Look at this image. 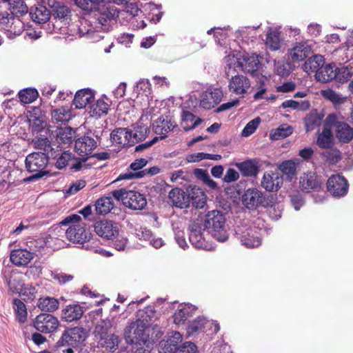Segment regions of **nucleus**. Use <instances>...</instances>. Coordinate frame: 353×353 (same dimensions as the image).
<instances>
[{
    "label": "nucleus",
    "instance_id": "obj_58",
    "mask_svg": "<svg viewBox=\"0 0 353 353\" xmlns=\"http://www.w3.org/2000/svg\"><path fill=\"white\" fill-rule=\"evenodd\" d=\"M70 160H71V154L65 152L57 159L56 167L59 169H62L68 165Z\"/></svg>",
    "mask_w": 353,
    "mask_h": 353
},
{
    "label": "nucleus",
    "instance_id": "obj_49",
    "mask_svg": "<svg viewBox=\"0 0 353 353\" xmlns=\"http://www.w3.org/2000/svg\"><path fill=\"white\" fill-rule=\"evenodd\" d=\"M101 341V345L111 351H114L117 348L119 342V337L114 334L104 336L103 339Z\"/></svg>",
    "mask_w": 353,
    "mask_h": 353
},
{
    "label": "nucleus",
    "instance_id": "obj_6",
    "mask_svg": "<svg viewBox=\"0 0 353 353\" xmlns=\"http://www.w3.org/2000/svg\"><path fill=\"white\" fill-rule=\"evenodd\" d=\"M117 201H121L124 205L132 210H142L147 204L145 196L140 192L121 189L111 192Z\"/></svg>",
    "mask_w": 353,
    "mask_h": 353
},
{
    "label": "nucleus",
    "instance_id": "obj_60",
    "mask_svg": "<svg viewBox=\"0 0 353 353\" xmlns=\"http://www.w3.org/2000/svg\"><path fill=\"white\" fill-rule=\"evenodd\" d=\"M274 66L275 72L279 76L284 77L290 73L288 65L284 62L278 61Z\"/></svg>",
    "mask_w": 353,
    "mask_h": 353
},
{
    "label": "nucleus",
    "instance_id": "obj_28",
    "mask_svg": "<svg viewBox=\"0 0 353 353\" xmlns=\"http://www.w3.org/2000/svg\"><path fill=\"white\" fill-rule=\"evenodd\" d=\"M47 4L52 9V15L60 19L67 18L70 13L68 6L55 0H47Z\"/></svg>",
    "mask_w": 353,
    "mask_h": 353
},
{
    "label": "nucleus",
    "instance_id": "obj_46",
    "mask_svg": "<svg viewBox=\"0 0 353 353\" xmlns=\"http://www.w3.org/2000/svg\"><path fill=\"white\" fill-rule=\"evenodd\" d=\"M7 23L10 24L6 26V30L14 34L19 35L23 30L22 21L14 17L11 16V19H6Z\"/></svg>",
    "mask_w": 353,
    "mask_h": 353
},
{
    "label": "nucleus",
    "instance_id": "obj_51",
    "mask_svg": "<svg viewBox=\"0 0 353 353\" xmlns=\"http://www.w3.org/2000/svg\"><path fill=\"white\" fill-rule=\"evenodd\" d=\"M321 119L316 114H311L305 118V128L307 131L313 130L321 124Z\"/></svg>",
    "mask_w": 353,
    "mask_h": 353
},
{
    "label": "nucleus",
    "instance_id": "obj_9",
    "mask_svg": "<svg viewBox=\"0 0 353 353\" xmlns=\"http://www.w3.org/2000/svg\"><path fill=\"white\" fill-rule=\"evenodd\" d=\"M257 232L250 228L237 226L236 234L246 248H256L261 243V240L257 235Z\"/></svg>",
    "mask_w": 353,
    "mask_h": 353
},
{
    "label": "nucleus",
    "instance_id": "obj_3",
    "mask_svg": "<svg viewBox=\"0 0 353 353\" xmlns=\"http://www.w3.org/2000/svg\"><path fill=\"white\" fill-rule=\"evenodd\" d=\"M168 197L174 206L180 208H185L189 205V199L196 208H202L205 203V195L199 188H192L188 197L183 190L174 188L169 192Z\"/></svg>",
    "mask_w": 353,
    "mask_h": 353
},
{
    "label": "nucleus",
    "instance_id": "obj_2",
    "mask_svg": "<svg viewBox=\"0 0 353 353\" xmlns=\"http://www.w3.org/2000/svg\"><path fill=\"white\" fill-rule=\"evenodd\" d=\"M203 230L216 239L217 241L223 242L228 238L225 227V217L219 210H212L208 212L203 223Z\"/></svg>",
    "mask_w": 353,
    "mask_h": 353
},
{
    "label": "nucleus",
    "instance_id": "obj_35",
    "mask_svg": "<svg viewBox=\"0 0 353 353\" xmlns=\"http://www.w3.org/2000/svg\"><path fill=\"white\" fill-rule=\"evenodd\" d=\"M293 132V128L287 124H282L277 128L272 130L270 133V138L272 140H279L286 138Z\"/></svg>",
    "mask_w": 353,
    "mask_h": 353
},
{
    "label": "nucleus",
    "instance_id": "obj_20",
    "mask_svg": "<svg viewBox=\"0 0 353 353\" xmlns=\"http://www.w3.org/2000/svg\"><path fill=\"white\" fill-rule=\"evenodd\" d=\"M110 139L113 144L119 147H128L132 145V131L126 128H117L110 134Z\"/></svg>",
    "mask_w": 353,
    "mask_h": 353
},
{
    "label": "nucleus",
    "instance_id": "obj_34",
    "mask_svg": "<svg viewBox=\"0 0 353 353\" xmlns=\"http://www.w3.org/2000/svg\"><path fill=\"white\" fill-rule=\"evenodd\" d=\"M114 205V202L110 196L102 197L96 202L95 210L97 214L104 215L110 212Z\"/></svg>",
    "mask_w": 353,
    "mask_h": 353
},
{
    "label": "nucleus",
    "instance_id": "obj_43",
    "mask_svg": "<svg viewBox=\"0 0 353 353\" xmlns=\"http://www.w3.org/2000/svg\"><path fill=\"white\" fill-rule=\"evenodd\" d=\"M14 310L19 322L24 323L27 319V310L25 304L19 299L13 301Z\"/></svg>",
    "mask_w": 353,
    "mask_h": 353
},
{
    "label": "nucleus",
    "instance_id": "obj_7",
    "mask_svg": "<svg viewBox=\"0 0 353 353\" xmlns=\"http://www.w3.org/2000/svg\"><path fill=\"white\" fill-rule=\"evenodd\" d=\"M325 125L334 128L336 138L342 143H349L353 139V128L348 124L339 121L334 114H329L325 119Z\"/></svg>",
    "mask_w": 353,
    "mask_h": 353
},
{
    "label": "nucleus",
    "instance_id": "obj_50",
    "mask_svg": "<svg viewBox=\"0 0 353 353\" xmlns=\"http://www.w3.org/2000/svg\"><path fill=\"white\" fill-rule=\"evenodd\" d=\"M31 144L33 148L45 152L48 151L50 144L49 140L43 137H37L32 139Z\"/></svg>",
    "mask_w": 353,
    "mask_h": 353
},
{
    "label": "nucleus",
    "instance_id": "obj_37",
    "mask_svg": "<svg viewBox=\"0 0 353 353\" xmlns=\"http://www.w3.org/2000/svg\"><path fill=\"white\" fill-rule=\"evenodd\" d=\"M316 143L320 148L324 149L331 147L333 143V136L331 130L325 127L323 132L319 134Z\"/></svg>",
    "mask_w": 353,
    "mask_h": 353
},
{
    "label": "nucleus",
    "instance_id": "obj_63",
    "mask_svg": "<svg viewBox=\"0 0 353 353\" xmlns=\"http://www.w3.org/2000/svg\"><path fill=\"white\" fill-rule=\"evenodd\" d=\"M136 236L139 239L149 241L152 237V234L150 230L141 228L136 230Z\"/></svg>",
    "mask_w": 353,
    "mask_h": 353
},
{
    "label": "nucleus",
    "instance_id": "obj_21",
    "mask_svg": "<svg viewBox=\"0 0 353 353\" xmlns=\"http://www.w3.org/2000/svg\"><path fill=\"white\" fill-rule=\"evenodd\" d=\"M34 257V254L26 249L14 250L10 253V261L17 266L27 265Z\"/></svg>",
    "mask_w": 353,
    "mask_h": 353
},
{
    "label": "nucleus",
    "instance_id": "obj_5",
    "mask_svg": "<svg viewBox=\"0 0 353 353\" xmlns=\"http://www.w3.org/2000/svg\"><path fill=\"white\" fill-rule=\"evenodd\" d=\"M151 321H152V317L147 315L143 320L139 319L131 323L125 330L124 334L127 343L135 345L139 350V346L145 343L143 325L149 324Z\"/></svg>",
    "mask_w": 353,
    "mask_h": 353
},
{
    "label": "nucleus",
    "instance_id": "obj_52",
    "mask_svg": "<svg viewBox=\"0 0 353 353\" xmlns=\"http://www.w3.org/2000/svg\"><path fill=\"white\" fill-rule=\"evenodd\" d=\"M261 122V119L259 117H256L253 120L250 121L244 128L242 131V136L248 137L251 135L258 128L259 123Z\"/></svg>",
    "mask_w": 353,
    "mask_h": 353
},
{
    "label": "nucleus",
    "instance_id": "obj_62",
    "mask_svg": "<svg viewBox=\"0 0 353 353\" xmlns=\"http://www.w3.org/2000/svg\"><path fill=\"white\" fill-rule=\"evenodd\" d=\"M85 184H86L85 181L78 180V181H75L74 183H73L70 185V188L67 191V193H68L70 194H74L77 193L78 191H79L80 190H81L82 188H83L85 186Z\"/></svg>",
    "mask_w": 353,
    "mask_h": 353
},
{
    "label": "nucleus",
    "instance_id": "obj_14",
    "mask_svg": "<svg viewBox=\"0 0 353 353\" xmlns=\"http://www.w3.org/2000/svg\"><path fill=\"white\" fill-rule=\"evenodd\" d=\"M97 141L90 136H83L75 141V151L84 160L91 155L93 150L97 148Z\"/></svg>",
    "mask_w": 353,
    "mask_h": 353
},
{
    "label": "nucleus",
    "instance_id": "obj_30",
    "mask_svg": "<svg viewBox=\"0 0 353 353\" xmlns=\"http://www.w3.org/2000/svg\"><path fill=\"white\" fill-rule=\"evenodd\" d=\"M324 63V58L321 55H314L310 57L305 62L303 68V70L308 73H316V71L323 65Z\"/></svg>",
    "mask_w": 353,
    "mask_h": 353
},
{
    "label": "nucleus",
    "instance_id": "obj_25",
    "mask_svg": "<svg viewBox=\"0 0 353 353\" xmlns=\"http://www.w3.org/2000/svg\"><path fill=\"white\" fill-rule=\"evenodd\" d=\"M30 16L34 22L45 23L50 19V12L45 6L39 4L31 8Z\"/></svg>",
    "mask_w": 353,
    "mask_h": 353
},
{
    "label": "nucleus",
    "instance_id": "obj_38",
    "mask_svg": "<svg viewBox=\"0 0 353 353\" xmlns=\"http://www.w3.org/2000/svg\"><path fill=\"white\" fill-rule=\"evenodd\" d=\"M89 113L92 117H101L102 115L106 114L109 108L108 103L103 100H97L94 103L92 104L89 107Z\"/></svg>",
    "mask_w": 353,
    "mask_h": 353
},
{
    "label": "nucleus",
    "instance_id": "obj_17",
    "mask_svg": "<svg viewBox=\"0 0 353 353\" xmlns=\"http://www.w3.org/2000/svg\"><path fill=\"white\" fill-rule=\"evenodd\" d=\"M202 230L201 223L194 222L190 226L189 240L194 247L199 249H207V244Z\"/></svg>",
    "mask_w": 353,
    "mask_h": 353
},
{
    "label": "nucleus",
    "instance_id": "obj_22",
    "mask_svg": "<svg viewBox=\"0 0 353 353\" xmlns=\"http://www.w3.org/2000/svg\"><path fill=\"white\" fill-rule=\"evenodd\" d=\"M300 185L303 190H319L321 189V183L317 179V176L313 172L304 173L300 177Z\"/></svg>",
    "mask_w": 353,
    "mask_h": 353
},
{
    "label": "nucleus",
    "instance_id": "obj_33",
    "mask_svg": "<svg viewBox=\"0 0 353 353\" xmlns=\"http://www.w3.org/2000/svg\"><path fill=\"white\" fill-rule=\"evenodd\" d=\"M72 117L70 108L63 106L52 112V118L57 123H65Z\"/></svg>",
    "mask_w": 353,
    "mask_h": 353
},
{
    "label": "nucleus",
    "instance_id": "obj_56",
    "mask_svg": "<svg viewBox=\"0 0 353 353\" xmlns=\"http://www.w3.org/2000/svg\"><path fill=\"white\" fill-rule=\"evenodd\" d=\"M101 14L108 21H111L119 17V10L114 6L112 5L106 7Z\"/></svg>",
    "mask_w": 353,
    "mask_h": 353
},
{
    "label": "nucleus",
    "instance_id": "obj_57",
    "mask_svg": "<svg viewBox=\"0 0 353 353\" xmlns=\"http://www.w3.org/2000/svg\"><path fill=\"white\" fill-rule=\"evenodd\" d=\"M74 132L73 131V130L70 128H67L63 129L59 132V137H60V139H61L63 143H68L72 141V139L74 137Z\"/></svg>",
    "mask_w": 353,
    "mask_h": 353
},
{
    "label": "nucleus",
    "instance_id": "obj_24",
    "mask_svg": "<svg viewBox=\"0 0 353 353\" xmlns=\"http://www.w3.org/2000/svg\"><path fill=\"white\" fill-rule=\"evenodd\" d=\"M337 68L332 64L322 65L315 74L317 81L321 82H328L337 77Z\"/></svg>",
    "mask_w": 353,
    "mask_h": 353
},
{
    "label": "nucleus",
    "instance_id": "obj_40",
    "mask_svg": "<svg viewBox=\"0 0 353 353\" xmlns=\"http://www.w3.org/2000/svg\"><path fill=\"white\" fill-rule=\"evenodd\" d=\"M336 81L341 83L347 81L353 76V62L345 67L337 68Z\"/></svg>",
    "mask_w": 353,
    "mask_h": 353
},
{
    "label": "nucleus",
    "instance_id": "obj_44",
    "mask_svg": "<svg viewBox=\"0 0 353 353\" xmlns=\"http://www.w3.org/2000/svg\"><path fill=\"white\" fill-rule=\"evenodd\" d=\"M38 92L35 89L28 88L21 90L19 93L20 101L23 103H30L38 97Z\"/></svg>",
    "mask_w": 353,
    "mask_h": 353
},
{
    "label": "nucleus",
    "instance_id": "obj_39",
    "mask_svg": "<svg viewBox=\"0 0 353 353\" xmlns=\"http://www.w3.org/2000/svg\"><path fill=\"white\" fill-rule=\"evenodd\" d=\"M112 327V323L109 320H101L97 322L94 327V334L103 340L104 336H107L109 330Z\"/></svg>",
    "mask_w": 353,
    "mask_h": 353
},
{
    "label": "nucleus",
    "instance_id": "obj_8",
    "mask_svg": "<svg viewBox=\"0 0 353 353\" xmlns=\"http://www.w3.org/2000/svg\"><path fill=\"white\" fill-rule=\"evenodd\" d=\"M48 158L44 152H33L26 159V166L30 172L35 173L34 177H41L47 172L45 170Z\"/></svg>",
    "mask_w": 353,
    "mask_h": 353
},
{
    "label": "nucleus",
    "instance_id": "obj_16",
    "mask_svg": "<svg viewBox=\"0 0 353 353\" xmlns=\"http://www.w3.org/2000/svg\"><path fill=\"white\" fill-rule=\"evenodd\" d=\"M283 183V176L278 172L269 171L263 174L261 185L268 192L278 191Z\"/></svg>",
    "mask_w": 353,
    "mask_h": 353
},
{
    "label": "nucleus",
    "instance_id": "obj_23",
    "mask_svg": "<svg viewBox=\"0 0 353 353\" xmlns=\"http://www.w3.org/2000/svg\"><path fill=\"white\" fill-rule=\"evenodd\" d=\"M301 161L299 159L286 160L278 165L279 170L286 176L289 180L296 177V168L299 166Z\"/></svg>",
    "mask_w": 353,
    "mask_h": 353
},
{
    "label": "nucleus",
    "instance_id": "obj_10",
    "mask_svg": "<svg viewBox=\"0 0 353 353\" xmlns=\"http://www.w3.org/2000/svg\"><path fill=\"white\" fill-rule=\"evenodd\" d=\"M243 204L250 210H255L259 206H265V197L263 192L256 188L248 189L242 196Z\"/></svg>",
    "mask_w": 353,
    "mask_h": 353
},
{
    "label": "nucleus",
    "instance_id": "obj_64",
    "mask_svg": "<svg viewBox=\"0 0 353 353\" xmlns=\"http://www.w3.org/2000/svg\"><path fill=\"white\" fill-rule=\"evenodd\" d=\"M148 161L145 159H136L134 162H132L130 168L134 171L135 172H139V170L142 169L143 167L146 165Z\"/></svg>",
    "mask_w": 353,
    "mask_h": 353
},
{
    "label": "nucleus",
    "instance_id": "obj_47",
    "mask_svg": "<svg viewBox=\"0 0 353 353\" xmlns=\"http://www.w3.org/2000/svg\"><path fill=\"white\" fill-rule=\"evenodd\" d=\"M322 96L326 99L332 101L334 104L343 103L345 98L336 93L331 89L323 90L321 91Z\"/></svg>",
    "mask_w": 353,
    "mask_h": 353
},
{
    "label": "nucleus",
    "instance_id": "obj_4",
    "mask_svg": "<svg viewBox=\"0 0 353 353\" xmlns=\"http://www.w3.org/2000/svg\"><path fill=\"white\" fill-rule=\"evenodd\" d=\"M259 64L258 57L255 54H246L241 55L239 57L228 56L227 57L225 74L229 77L232 74L231 70L233 69L235 71L236 68H241L245 72L253 73L257 70Z\"/></svg>",
    "mask_w": 353,
    "mask_h": 353
},
{
    "label": "nucleus",
    "instance_id": "obj_61",
    "mask_svg": "<svg viewBox=\"0 0 353 353\" xmlns=\"http://www.w3.org/2000/svg\"><path fill=\"white\" fill-rule=\"evenodd\" d=\"M239 178V174L234 169L229 168L223 178V180L226 183H231L236 181Z\"/></svg>",
    "mask_w": 353,
    "mask_h": 353
},
{
    "label": "nucleus",
    "instance_id": "obj_11",
    "mask_svg": "<svg viewBox=\"0 0 353 353\" xmlns=\"http://www.w3.org/2000/svg\"><path fill=\"white\" fill-rule=\"evenodd\" d=\"M235 71L233 69L231 70V79L229 81V90L236 94L241 95L247 94L251 88V83L250 79L245 76L237 74L233 76Z\"/></svg>",
    "mask_w": 353,
    "mask_h": 353
},
{
    "label": "nucleus",
    "instance_id": "obj_15",
    "mask_svg": "<svg viewBox=\"0 0 353 353\" xmlns=\"http://www.w3.org/2000/svg\"><path fill=\"white\" fill-rule=\"evenodd\" d=\"M328 191L334 196H342L346 194L348 185L346 179L341 175H333L327 182Z\"/></svg>",
    "mask_w": 353,
    "mask_h": 353
},
{
    "label": "nucleus",
    "instance_id": "obj_27",
    "mask_svg": "<svg viewBox=\"0 0 353 353\" xmlns=\"http://www.w3.org/2000/svg\"><path fill=\"white\" fill-rule=\"evenodd\" d=\"M94 100V94L90 90L83 89L79 90L74 99V105L77 108H86Z\"/></svg>",
    "mask_w": 353,
    "mask_h": 353
},
{
    "label": "nucleus",
    "instance_id": "obj_31",
    "mask_svg": "<svg viewBox=\"0 0 353 353\" xmlns=\"http://www.w3.org/2000/svg\"><path fill=\"white\" fill-rule=\"evenodd\" d=\"M203 122L200 118L196 119L195 116L189 111H184L182 114V128L185 131H188L196 128Z\"/></svg>",
    "mask_w": 353,
    "mask_h": 353
},
{
    "label": "nucleus",
    "instance_id": "obj_29",
    "mask_svg": "<svg viewBox=\"0 0 353 353\" xmlns=\"http://www.w3.org/2000/svg\"><path fill=\"white\" fill-rule=\"evenodd\" d=\"M243 175L245 176H254L259 172V168L255 161L247 160L236 163Z\"/></svg>",
    "mask_w": 353,
    "mask_h": 353
},
{
    "label": "nucleus",
    "instance_id": "obj_53",
    "mask_svg": "<svg viewBox=\"0 0 353 353\" xmlns=\"http://www.w3.org/2000/svg\"><path fill=\"white\" fill-rule=\"evenodd\" d=\"M190 315V310L187 307H183L176 311L174 314V322L176 324H180L185 321Z\"/></svg>",
    "mask_w": 353,
    "mask_h": 353
},
{
    "label": "nucleus",
    "instance_id": "obj_19",
    "mask_svg": "<svg viewBox=\"0 0 353 353\" xmlns=\"http://www.w3.org/2000/svg\"><path fill=\"white\" fill-rule=\"evenodd\" d=\"M312 53L311 46L305 41L297 42L290 50L289 54L293 62L303 61Z\"/></svg>",
    "mask_w": 353,
    "mask_h": 353
},
{
    "label": "nucleus",
    "instance_id": "obj_1",
    "mask_svg": "<svg viewBox=\"0 0 353 353\" xmlns=\"http://www.w3.org/2000/svg\"><path fill=\"white\" fill-rule=\"evenodd\" d=\"M77 214H72L65 217L59 225L53 229V232L47 237L46 243L48 246L59 248L63 246L64 236L74 243H83L91 238L90 230L84 222L81 221Z\"/></svg>",
    "mask_w": 353,
    "mask_h": 353
},
{
    "label": "nucleus",
    "instance_id": "obj_45",
    "mask_svg": "<svg viewBox=\"0 0 353 353\" xmlns=\"http://www.w3.org/2000/svg\"><path fill=\"white\" fill-rule=\"evenodd\" d=\"M280 36L279 33L276 31H271L267 34L266 46L272 50H279L280 48Z\"/></svg>",
    "mask_w": 353,
    "mask_h": 353
},
{
    "label": "nucleus",
    "instance_id": "obj_26",
    "mask_svg": "<svg viewBox=\"0 0 353 353\" xmlns=\"http://www.w3.org/2000/svg\"><path fill=\"white\" fill-rule=\"evenodd\" d=\"M84 311L79 304H70L62 310L61 317L67 322H72L81 319Z\"/></svg>",
    "mask_w": 353,
    "mask_h": 353
},
{
    "label": "nucleus",
    "instance_id": "obj_55",
    "mask_svg": "<svg viewBox=\"0 0 353 353\" xmlns=\"http://www.w3.org/2000/svg\"><path fill=\"white\" fill-rule=\"evenodd\" d=\"M68 330L71 335L74 336V341H77L79 344L84 341L87 336L85 329L82 327H75Z\"/></svg>",
    "mask_w": 353,
    "mask_h": 353
},
{
    "label": "nucleus",
    "instance_id": "obj_48",
    "mask_svg": "<svg viewBox=\"0 0 353 353\" xmlns=\"http://www.w3.org/2000/svg\"><path fill=\"white\" fill-rule=\"evenodd\" d=\"M194 173L197 176V177L201 179L203 181V183L205 185H207L209 188H210L211 189L217 188L216 183L210 178V176L205 170H203L202 169H196Z\"/></svg>",
    "mask_w": 353,
    "mask_h": 353
},
{
    "label": "nucleus",
    "instance_id": "obj_12",
    "mask_svg": "<svg viewBox=\"0 0 353 353\" xmlns=\"http://www.w3.org/2000/svg\"><path fill=\"white\" fill-rule=\"evenodd\" d=\"M94 231L99 236L106 239H113L119 234L118 225L112 221L101 220L94 225Z\"/></svg>",
    "mask_w": 353,
    "mask_h": 353
},
{
    "label": "nucleus",
    "instance_id": "obj_36",
    "mask_svg": "<svg viewBox=\"0 0 353 353\" xmlns=\"http://www.w3.org/2000/svg\"><path fill=\"white\" fill-rule=\"evenodd\" d=\"M57 299L49 296L39 299L38 301L39 308L44 312H53L59 307Z\"/></svg>",
    "mask_w": 353,
    "mask_h": 353
},
{
    "label": "nucleus",
    "instance_id": "obj_41",
    "mask_svg": "<svg viewBox=\"0 0 353 353\" xmlns=\"http://www.w3.org/2000/svg\"><path fill=\"white\" fill-rule=\"evenodd\" d=\"M322 156L330 163L336 164L341 159V153L336 149L331 147L326 148L323 152Z\"/></svg>",
    "mask_w": 353,
    "mask_h": 353
},
{
    "label": "nucleus",
    "instance_id": "obj_59",
    "mask_svg": "<svg viewBox=\"0 0 353 353\" xmlns=\"http://www.w3.org/2000/svg\"><path fill=\"white\" fill-rule=\"evenodd\" d=\"M196 347L191 342L184 343L180 346L176 351L175 353H196Z\"/></svg>",
    "mask_w": 353,
    "mask_h": 353
},
{
    "label": "nucleus",
    "instance_id": "obj_32",
    "mask_svg": "<svg viewBox=\"0 0 353 353\" xmlns=\"http://www.w3.org/2000/svg\"><path fill=\"white\" fill-rule=\"evenodd\" d=\"M160 169L158 167L154 166L150 168V169H145L141 170L137 172H128L125 174H120L117 178V181L123 180V179H131L134 178L140 179L146 175L148 176H153L159 173Z\"/></svg>",
    "mask_w": 353,
    "mask_h": 353
},
{
    "label": "nucleus",
    "instance_id": "obj_42",
    "mask_svg": "<svg viewBox=\"0 0 353 353\" xmlns=\"http://www.w3.org/2000/svg\"><path fill=\"white\" fill-rule=\"evenodd\" d=\"M149 132L150 130L146 125H137L134 128V132H132V145L145 139L147 137Z\"/></svg>",
    "mask_w": 353,
    "mask_h": 353
},
{
    "label": "nucleus",
    "instance_id": "obj_54",
    "mask_svg": "<svg viewBox=\"0 0 353 353\" xmlns=\"http://www.w3.org/2000/svg\"><path fill=\"white\" fill-rule=\"evenodd\" d=\"M59 343L62 346L68 345L72 347H75L79 344L77 341H74V336L71 335L69 330H66L63 333L61 339L59 341Z\"/></svg>",
    "mask_w": 353,
    "mask_h": 353
},
{
    "label": "nucleus",
    "instance_id": "obj_13",
    "mask_svg": "<svg viewBox=\"0 0 353 353\" xmlns=\"http://www.w3.org/2000/svg\"><path fill=\"white\" fill-rule=\"evenodd\" d=\"M34 326L39 332L50 333L57 330L59 326V321L51 314H41L36 317Z\"/></svg>",
    "mask_w": 353,
    "mask_h": 353
},
{
    "label": "nucleus",
    "instance_id": "obj_18",
    "mask_svg": "<svg viewBox=\"0 0 353 353\" xmlns=\"http://www.w3.org/2000/svg\"><path fill=\"white\" fill-rule=\"evenodd\" d=\"M223 97L221 91L218 89H208L201 96L200 106L204 109L210 110L218 104Z\"/></svg>",
    "mask_w": 353,
    "mask_h": 353
}]
</instances>
